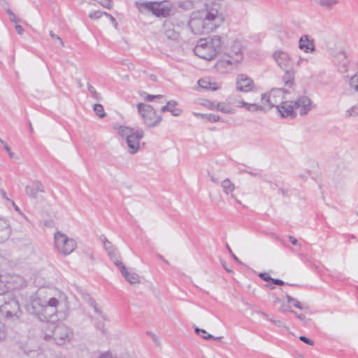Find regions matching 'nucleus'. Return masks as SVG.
<instances>
[{"label": "nucleus", "instance_id": "obj_1", "mask_svg": "<svg viewBox=\"0 0 358 358\" xmlns=\"http://www.w3.org/2000/svg\"><path fill=\"white\" fill-rule=\"evenodd\" d=\"M66 294L54 289H39L32 297L29 310L41 321H48L60 310L69 309Z\"/></svg>", "mask_w": 358, "mask_h": 358}, {"label": "nucleus", "instance_id": "obj_2", "mask_svg": "<svg viewBox=\"0 0 358 358\" xmlns=\"http://www.w3.org/2000/svg\"><path fill=\"white\" fill-rule=\"evenodd\" d=\"M224 39L218 35L201 38L198 41L194 52L199 57L210 61L223 50Z\"/></svg>", "mask_w": 358, "mask_h": 358}, {"label": "nucleus", "instance_id": "obj_3", "mask_svg": "<svg viewBox=\"0 0 358 358\" xmlns=\"http://www.w3.org/2000/svg\"><path fill=\"white\" fill-rule=\"evenodd\" d=\"M115 129L127 144V151L131 155L137 153L141 148V141L144 137V131L125 125H116Z\"/></svg>", "mask_w": 358, "mask_h": 358}, {"label": "nucleus", "instance_id": "obj_4", "mask_svg": "<svg viewBox=\"0 0 358 358\" xmlns=\"http://www.w3.org/2000/svg\"><path fill=\"white\" fill-rule=\"evenodd\" d=\"M136 6L140 12H150L158 17H166L175 13L173 4L166 1H148L139 0L136 2Z\"/></svg>", "mask_w": 358, "mask_h": 358}, {"label": "nucleus", "instance_id": "obj_5", "mask_svg": "<svg viewBox=\"0 0 358 358\" xmlns=\"http://www.w3.org/2000/svg\"><path fill=\"white\" fill-rule=\"evenodd\" d=\"M273 58L278 66L285 72L283 78L285 86L292 88L294 86L295 71L293 68L294 62L292 57L285 51L277 50L273 52Z\"/></svg>", "mask_w": 358, "mask_h": 358}, {"label": "nucleus", "instance_id": "obj_6", "mask_svg": "<svg viewBox=\"0 0 358 358\" xmlns=\"http://www.w3.org/2000/svg\"><path fill=\"white\" fill-rule=\"evenodd\" d=\"M224 41L223 50L227 57L231 58L238 63L244 59V51L245 48L243 39L235 35L229 36Z\"/></svg>", "mask_w": 358, "mask_h": 358}, {"label": "nucleus", "instance_id": "obj_7", "mask_svg": "<svg viewBox=\"0 0 358 358\" xmlns=\"http://www.w3.org/2000/svg\"><path fill=\"white\" fill-rule=\"evenodd\" d=\"M54 248L62 256H69L78 248V242L73 237L69 236L62 231H56L53 235Z\"/></svg>", "mask_w": 358, "mask_h": 358}, {"label": "nucleus", "instance_id": "obj_8", "mask_svg": "<svg viewBox=\"0 0 358 358\" xmlns=\"http://www.w3.org/2000/svg\"><path fill=\"white\" fill-rule=\"evenodd\" d=\"M21 310L19 301L9 292L0 293V315L8 318H18Z\"/></svg>", "mask_w": 358, "mask_h": 358}, {"label": "nucleus", "instance_id": "obj_9", "mask_svg": "<svg viewBox=\"0 0 358 358\" xmlns=\"http://www.w3.org/2000/svg\"><path fill=\"white\" fill-rule=\"evenodd\" d=\"M136 108L144 124L148 127H155L162 121V116L149 104L138 102Z\"/></svg>", "mask_w": 358, "mask_h": 358}, {"label": "nucleus", "instance_id": "obj_10", "mask_svg": "<svg viewBox=\"0 0 358 358\" xmlns=\"http://www.w3.org/2000/svg\"><path fill=\"white\" fill-rule=\"evenodd\" d=\"M73 336V330L64 324H59L53 327L51 334L45 333L44 338L49 341L52 339L57 345H64L71 342Z\"/></svg>", "mask_w": 358, "mask_h": 358}, {"label": "nucleus", "instance_id": "obj_11", "mask_svg": "<svg viewBox=\"0 0 358 358\" xmlns=\"http://www.w3.org/2000/svg\"><path fill=\"white\" fill-rule=\"evenodd\" d=\"M287 91L280 88L272 89L269 92L263 94L261 97V103H263L266 109L272 107L278 108V105L285 99Z\"/></svg>", "mask_w": 358, "mask_h": 358}, {"label": "nucleus", "instance_id": "obj_12", "mask_svg": "<svg viewBox=\"0 0 358 358\" xmlns=\"http://www.w3.org/2000/svg\"><path fill=\"white\" fill-rule=\"evenodd\" d=\"M114 264L119 268L124 280L131 285H138L141 282L140 275L131 268H127L122 262L115 259Z\"/></svg>", "mask_w": 358, "mask_h": 358}, {"label": "nucleus", "instance_id": "obj_13", "mask_svg": "<svg viewBox=\"0 0 358 358\" xmlns=\"http://www.w3.org/2000/svg\"><path fill=\"white\" fill-rule=\"evenodd\" d=\"M255 88L253 80L248 76L241 73L236 78V90L238 92L248 93Z\"/></svg>", "mask_w": 358, "mask_h": 358}, {"label": "nucleus", "instance_id": "obj_14", "mask_svg": "<svg viewBox=\"0 0 358 358\" xmlns=\"http://www.w3.org/2000/svg\"><path fill=\"white\" fill-rule=\"evenodd\" d=\"M294 102L296 114L299 112L301 115L308 114L314 108L311 100L306 96H299Z\"/></svg>", "mask_w": 358, "mask_h": 358}, {"label": "nucleus", "instance_id": "obj_15", "mask_svg": "<svg viewBox=\"0 0 358 358\" xmlns=\"http://www.w3.org/2000/svg\"><path fill=\"white\" fill-rule=\"evenodd\" d=\"M277 110L282 117L293 118L296 117L294 101H285L278 105Z\"/></svg>", "mask_w": 358, "mask_h": 358}, {"label": "nucleus", "instance_id": "obj_16", "mask_svg": "<svg viewBox=\"0 0 358 358\" xmlns=\"http://www.w3.org/2000/svg\"><path fill=\"white\" fill-rule=\"evenodd\" d=\"M240 63L231 58L222 59L217 62L215 64L216 70L221 73H227L231 72Z\"/></svg>", "mask_w": 358, "mask_h": 358}, {"label": "nucleus", "instance_id": "obj_17", "mask_svg": "<svg viewBox=\"0 0 358 358\" xmlns=\"http://www.w3.org/2000/svg\"><path fill=\"white\" fill-rule=\"evenodd\" d=\"M299 48L306 54L315 52V45L314 39L308 34L302 35L299 39Z\"/></svg>", "mask_w": 358, "mask_h": 358}, {"label": "nucleus", "instance_id": "obj_18", "mask_svg": "<svg viewBox=\"0 0 358 358\" xmlns=\"http://www.w3.org/2000/svg\"><path fill=\"white\" fill-rule=\"evenodd\" d=\"M45 189L42 182L39 180H34L25 187L26 194L31 198H36L39 193H43Z\"/></svg>", "mask_w": 358, "mask_h": 358}, {"label": "nucleus", "instance_id": "obj_19", "mask_svg": "<svg viewBox=\"0 0 358 358\" xmlns=\"http://www.w3.org/2000/svg\"><path fill=\"white\" fill-rule=\"evenodd\" d=\"M181 27L178 25L167 24L165 29L166 36L171 40L176 41L180 38Z\"/></svg>", "mask_w": 358, "mask_h": 358}, {"label": "nucleus", "instance_id": "obj_20", "mask_svg": "<svg viewBox=\"0 0 358 358\" xmlns=\"http://www.w3.org/2000/svg\"><path fill=\"white\" fill-rule=\"evenodd\" d=\"M161 111L162 113L170 112L172 115L176 117L180 115L182 112V109L178 107V102L173 100L168 101L165 106H162Z\"/></svg>", "mask_w": 358, "mask_h": 358}, {"label": "nucleus", "instance_id": "obj_21", "mask_svg": "<svg viewBox=\"0 0 358 358\" xmlns=\"http://www.w3.org/2000/svg\"><path fill=\"white\" fill-rule=\"evenodd\" d=\"M198 85L201 89L211 91H216L220 87L217 83L211 82L208 78H202L199 80Z\"/></svg>", "mask_w": 358, "mask_h": 358}, {"label": "nucleus", "instance_id": "obj_22", "mask_svg": "<svg viewBox=\"0 0 358 358\" xmlns=\"http://www.w3.org/2000/svg\"><path fill=\"white\" fill-rule=\"evenodd\" d=\"M215 110L220 111L224 114H234L235 110L231 106L226 102H216L215 103Z\"/></svg>", "mask_w": 358, "mask_h": 358}, {"label": "nucleus", "instance_id": "obj_23", "mask_svg": "<svg viewBox=\"0 0 358 358\" xmlns=\"http://www.w3.org/2000/svg\"><path fill=\"white\" fill-rule=\"evenodd\" d=\"M221 187L224 194H230L232 198H235L233 194L235 190V185L229 178H226L221 182Z\"/></svg>", "mask_w": 358, "mask_h": 358}, {"label": "nucleus", "instance_id": "obj_24", "mask_svg": "<svg viewBox=\"0 0 358 358\" xmlns=\"http://www.w3.org/2000/svg\"><path fill=\"white\" fill-rule=\"evenodd\" d=\"M315 3L322 8L331 9L339 3V0H314Z\"/></svg>", "mask_w": 358, "mask_h": 358}, {"label": "nucleus", "instance_id": "obj_25", "mask_svg": "<svg viewBox=\"0 0 358 358\" xmlns=\"http://www.w3.org/2000/svg\"><path fill=\"white\" fill-rule=\"evenodd\" d=\"M138 94L142 99H143L145 101H148V102L157 101L164 98L163 95H161V94L151 95L144 91H140L138 92Z\"/></svg>", "mask_w": 358, "mask_h": 358}, {"label": "nucleus", "instance_id": "obj_26", "mask_svg": "<svg viewBox=\"0 0 358 358\" xmlns=\"http://www.w3.org/2000/svg\"><path fill=\"white\" fill-rule=\"evenodd\" d=\"M286 300L289 306H291V309H292V307H294L299 310L303 309V306L301 304V303L298 299L291 296L290 295H286Z\"/></svg>", "mask_w": 358, "mask_h": 358}, {"label": "nucleus", "instance_id": "obj_27", "mask_svg": "<svg viewBox=\"0 0 358 358\" xmlns=\"http://www.w3.org/2000/svg\"><path fill=\"white\" fill-rule=\"evenodd\" d=\"M245 109L250 112H259V111L265 110L266 109V108L264 106V104H263V103H262L261 104H257L255 103H248V105H247Z\"/></svg>", "mask_w": 358, "mask_h": 358}, {"label": "nucleus", "instance_id": "obj_28", "mask_svg": "<svg viewBox=\"0 0 358 358\" xmlns=\"http://www.w3.org/2000/svg\"><path fill=\"white\" fill-rule=\"evenodd\" d=\"M197 103L210 110H215V101H212L208 99H199L197 101Z\"/></svg>", "mask_w": 358, "mask_h": 358}, {"label": "nucleus", "instance_id": "obj_29", "mask_svg": "<svg viewBox=\"0 0 358 358\" xmlns=\"http://www.w3.org/2000/svg\"><path fill=\"white\" fill-rule=\"evenodd\" d=\"M93 110L100 118H103L106 116V113L104 112L103 107L102 105L96 103L93 106Z\"/></svg>", "mask_w": 358, "mask_h": 358}, {"label": "nucleus", "instance_id": "obj_30", "mask_svg": "<svg viewBox=\"0 0 358 358\" xmlns=\"http://www.w3.org/2000/svg\"><path fill=\"white\" fill-rule=\"evenodd\" d=\"M104 244V247L106 248V250L108 251V255L111 257H114L113 259V261L115 260V259H117L115 257V249L113 248L112 244L110 242H109L108 241L106 240L103 243Z\"/></svg>", "mask_w": 358, "mask_h": 358}, {"label": "nucleus", "instance_id": "obj_31", "mask_svg": "<svg viewBox=\"0 0 358 358\" xmlns=\"http://www.w3.org/2000/svg\"><path fill=\"white\" fill-rule=\"evenodd\" d=\"M195 331L197 334H199V336H201L202 338H203L204 339H210V338H214V337L208 334L206 330L204 329H199V328H195ZM220 338H215V339H220Z\"/></svg>", "mask_w": 358, "mask_h": 358}, {"label": "nucleus", "instance_id": "obj_32", "mask_svg": "<svg viewBox=\"0 0 358 358\" xmlns=\"http://www.w3.org/2000/svg\"><path fill=\"white\" fill-rule=\"evenodd\" d=\"M349 84L352 89L358 92V72L350 78Z\"/></svg>", "mask_w": 358, "mask_h": 358}, {"label": "nucleus", "instance_id": "obj_33", "mask_svg": "<svg viewBox=\"0 0 358 358\" xmlns=\"http://www.w3.org/2000/svg\"><path fill=\"white\" fill-rule=\"evenodd\" d=\"M118 358H138L135 352L131 350H124L119 353Z\"/></svg>", "mask_w": 358, "mask_h": 358}, {"label": "nucleus", "instance_id": "obj_34", "mask_svg": "<svg viewBox=\"0 0 358 358\" xmlns=\"http://www.w3.org/2000/svg\"><path fill=\"white\" fill-rule=\"evenodd\" d=\"M97 358H118V356L110 350L101 352Z\"/></svg>", "mask_w": 358, "mask_h": 358}, {"label": "nucleus", "instance_id": "obj_35", "mask_svg": "<svg viewBox=\"0 0 358 358\" xmlns=\"http://www.w3.org/2000/svg\"><path fill=\"white\" fill-rule=\"evenodd\" d=\"M105 12H101L99 10H94L90 13L89 17L90 19L93 20H96L100 19L103 15H104Z\"/></svg>", "mask_w": 358, "mask_h": 358}, {"label": "nucleus", "instance_id": "obj_36", "mask_svg": "<svg viewBox=\"0 0 358 358\" xmlns=\"http://www.w3.org/2000/svg\"><path fill=\"white\" fill-rule=\"evenodd\" d=\"M275 30L278 34V36L281 39H284L285 38H289V36L287 33L285 28L278 27L275 28Z\"/></svg>", "mask_w": 358, "mask_h": 358}, {"label": "nucleus", "instance_id": "obj_37", "mask_svg": "<svg viewBox=\"0 0 358 358\" xmlns=\"http://www.w3.org/2000/svg\"><path fill=\"white\" fill-rule=\"evenodd\" d=\"M280 307L279 308V311L281 312V313H285V312H293V310L291 309V306H289V304H285V303L282 301V302L280 303Z\"/></svg>", "mask_w": 358, "mask_h": 358}, {"label": "nucleus", "instance_id": "obj_38", "mask_svg": "<svg viewBox=\"0 0 358 358\" xmlns=\"http://www.w3.org/2000/svg\"><path fill=\"white\" fill-rule=\"evenodd\" d=\"M98 3L106 8L110 9L113 6L111 0H97Z\"/></svg>", "mask_w": 358, "mask_h": 358}, {"label": "nucleus", "instance_id": "obj_39", "mask_svg": "<svg viewBox=\"0 0 358 358\" xmlns=\"http://www.w3.org/2000/svg\"><path fill=\"white\" fill-rule=\"evenodd\" d=\"M346 113L349 116L358 115V106H352L348 110H347Z\"/></svg>", "mask_w": 358, "mask_h": 358}, {"label": "nucleus", "instance_id": "obj_40", "mask_svg": "<svg viewBox=\"0 0 358 358\" xmlns=\"http://www.w3.org/2000/svg\"><path fill=\"white\" fill-rule=\"evenodd\" d=\"M296 318H298L300 321H301L304 324H306L308 322V319L306 318V317L305 316V315L303 314H299L297 313H296L295 311L293 310V312H292Z\"/></svg>", "mask_w": 358, "mask_h": 358}, {"label": "nucleus", "instance_id": "obj_41", "mask_svg": "<svg viewBox=\"0 0 358 358\" xmlns=\"http://www.w3.org/2000/svg\"><path fill=\"white\" fill-rule=\"evenodd\" d=\"M5 149V150L7 152V153L8 154L9 157L12 159H17V157L15 154V152H13L10 148L8 146V144H5V147L3 148Z\"/></svg>", "mask_w": 358, "mask_h": 358}, {"label": "nucleus", "instance_id": "obj_42", "mask_svg": "<svg viewBox=\"0 0 358 358\" xmlns=\"http://www.w3.org/2000/svg\"><path fill=\"white\" fill-rule=\"evenodd\" d=\"M305 62H307V59L301 56H299L294 64L296 67H301Z\"/></svg>", "mask_w": 358, "mask_h": 358}, {"label": "nucleus", "instance_id": "obj_43", "mask_svg": "<svg viewBox=\"0 0 358 358\" xmlns=\"http://www.w3.org/2000/svg\"><path fill=\"white\" fill-rule=\"evenodd\" d=\"M148 335H150V336L151 337L152 341L157 345H160V339L159 338L155 335V334L152 333V332H148Z\"/></svg>", "mask_w": 358, "mask_h": 358}, {"label": "nucleus", "instance_id": "obj_44", "mask_svg": "<svg viewBox=\"0 0 358 358\" xmlns=\"http://www.w3.org/2000/svg\"><path fill=\"white\" fill-rule=\"evenodd\" d=\"M269 320L277 327H285V326L283 324L282 322L280 320H277V319H274V318H269Z\"/></svg>", "mask_w": 358, "mask_h": 358}, {"label": "nucleus", "instance_id": "obj_45", "mask_svg": "<svg viewBox=\"0 0 358 358\" xmlns=\"http://www.w3.org/2000/svg\"><path fill=\"white\" fill-rule=\"evenodd\" d=\"M50 34L51 38H52L53 40H55V41H57L58 43H59V44H60L62 46H63V45H64V44H63V41H62L61 38H60L59 36L56 35V34H54L52 31H50Z\"/></svg>", "mask_w": 358, "mask_h": 358}, {"label": "nucleus", "instance_id": "obj_46", "mask_svg": "<svg viewBox=\"0 0 358 358\" xmlns=\"http://www.w3.org/2000/svg\"><path fill=\"white\" fill-rule=\"evenodd\" d=\"M208 120L211 122H217L221 120V117L219 115L211 114L208 116Z\"/></svg>", "mask_w": 358, "mask_h": 358}, {"label": "nucleus", "instance_id": "obj_47", "mask_svg": "<svg viewBox=\"0 0 358 358\" xmlns=\"http://www.w3.org/2000/svg\"><path fill=\"white\" fill-rule=\"evenodd\" d=\"M299 339H300L301 341H303V342L306 343V344H308V345H313V344H314V343H313V341H311L310 338H307V337H306V336H301L299 337Z\"/></svg>", "mask_w": 358, "mask_h": 358}, {"label": "nucleus", "instance_id": "obj_48", "mask_svg": "<svg viewBox=\"0 0 358 358\" xmlns=\"http://www.w3.org/2000/svg\"><path fill=\"white\" fill-rule=\"evenodd\" d=\"M8 14L9 15V19L13 22H17L18 20L17 19L15 15L10 10H8Z\"/></svg>", "mask_w": 358, "mask_h": 358}, {"label": "nucleus", "instance_id": "obj_49", "mask_svg": "<svg viewBox=\"0 0 358 358\" xmlns=\"http://www.w3.org/2000/svg\"><path fill=\"white\" fill-rule=\"evenodd\" d=\"M259 277L265 281H269L272 280L270 275L267 273H262L259 274Z\"/></svg>", "mask_w": 358, "mask_h": 358}, {"label": "nucleus", "instance_id": "obj_50", "mask_svg": "<svg viewBox=\"0 0 358 358\" xmlns=\"http://www.w3.org/2000/svg\"><path fill=\"white\" fill-rule=\"evenodd\" d=\"M104 15L110 20V21L112 22L113 24H114L115 27L117 26V23L115 19L111 15L107 13H104Z\"/></svg>", "mask_w": 358, "mask_h": 358}, {"label": "nucleus", "instance_id": "obj_51", "mask_svg": "<svg viewBox=\"0 0 358 358\" xmlns=\"http://www.w3.org/2000/svg\"><path fill=\"white\" fill-rule=\"evenodd\" d=\"M15 28L18 34H20V35L23 34L24 29L22 28V27L21 25L16 24Z\"/></svg>", "mask_w": 358, "mask_h": 358}, {"label": "nucleus", "instance_id": "obj_52", "mask_svg": "<svg viewBox=\"0 0 358 358\" xmlns=\"http://www.w3.org/2000/svg\"><path fill=\"white\" fill-rule=\"evenodd\" d=\"M90 91L92 93L93 97L96 99H99V94L96 92L94 87H90Z\"/></svg>", "mask_w": 358, "mask_h": 358}, {"label": "nucleus", "instance_id": "obj_53", "mask_svg": "<svg viewBox=\"0 0 358 358\" xmlns=\"http://www.w3.org/2000/svg\"><path fill=\"white\" fill-rule=\"evenodd\" d=\"M11 203H12V205L14 207L15 210L19 213L21 215L24 216V215L23 214V213L21 211V210L20 209V208L15 203L14 201H11Z\"/></svg>", "mask_w": 358, "mask_h": 358}, {"label": "nucleus", "instance_id": "obj_54", "mask_svg": "<svg viewBox=\"0 0 358 358\" xmlns=\"http://www.w3.org/2000/svg\"><path fill=\"white\" fill-rule=\"evenodd\" d=\"M247 105H248V103L245 102L243 101H239L236 103V106L239 107V108H246Z\"/></svg>", "mask_w": 358, "mask_h": 358}, {"label": "nucleus", "instance_id": "obj_55", "mask_svg": "<svg viewBox=\"0 0 358 358\" xmlns=\"http://www.w3.org/2000/svg\"><path fill=\"white\" fill-rule=\"evenodd\" d=\"M289 241L290 242L293 244V245H299L300 246V244L299 243L298 241L296 238H295L293 236H289Z\"/></svg>", "mask_w": 358, "mask_h": 358}, {"label": "nucleus", "instance_id": "obj_56", "mask_svg": "<svg viewBox=\"0 0 358 358\" xmlns=\"http://www.w3.org/2000/svg\"><path fill=\"white\" fill-rule=\"evenodd\" d=\"M273 282L277 285H283L284 282L279 279H272Z\"/></svg>", "mask_w": 358, "mask_h": 358}, {"label": "nucleus", "instance_id": "obj_57", "mask_svg": "<svg viewBox=\"0 0 358 358\" xmlns=\"http://www.w3.org/2000/svg\"><path fill=\"white\" fill-rule=\"evenodd\" d=\"M0 222H3L4 228H6V229L8 228V222L6 220H0Z\"/></svg>", "mask_w": 358, "mask_h": 358}, {"label": "nucleus", "instance_id": "obj_58", "mask_svg": "<svg viewBox=\"0 0 358 358\" xmlns=\"http://www.w3.org/2000/svg\"><path fill=\"white\" fill-rule=\"evenodd\" d=\"M258 314H259V315H262V316H264V317H266V318H268V320H269V318H270V317H268V315H267L266 313H264V312H262V311H259V312H258Z\"/></svg>", "mask_w": 358, "mask_h": 358}, {"label": "nucleus", "instance_id": "obj_59", "mask_svg": "<svg viewBox=\"0 0 358 358\" xmlns=\"http://www.w3.org/2000/svg\"><path fill=\"white\" fill-rule=\"evenodd\" d=\"M282 300H281L280 298H278L277 296H275L273 302L275 303H280L282 302Z\"/></svg>", "mask_w": 358, "mask_h": 358}, {"label": "nucleus", "instance_id": "obj_60", "mask_svg": "<svg viewBox=\"0 0 358 358\" xmlns=\"http://www.w3.org/2000/svg\"><path fill=\"white\" fill-rule=\"evenodd\" d=\"M0 278H1V279H0V281H1V282H5L6 283V285L9 283V282L6 281V280H4L3 279V276H2V275H1Z\"/></svg>", "mask_w": 358, "mask_h": 358}, {"label": "nucleus", "instance_id": "obj_61", "mask_svg": "<svg viewBox=\"0 0 358 358\" xmlns=\"http://www.w3.org/2000/svg\"><path fill=\"white\" fill-rule=\"evenodd\" d=\"M232 257H233V258H234V259L237 262H240V261H239V259H238V257H237L235 255L232 254Z\"/></svg>", "mask_w": 358, "mask_h": 358}, {"label": "nucleus", "instance_id": "obj_62", "mask_svg": "<svg viewBox=\"0 0 358 358\" xmlns=\"http://www.w3.org/2000/svg\"><path fill=\"white\" fill-rule=\"evenodd\" d=\"M0 143L2 144V145L3 146V148L5 147V144H7L5 141H3V140L0 139Z\"/></svg>", "mask_w": 358, "mask_h": 358}, {"label": "nucleus", "instance_id": "obj_63", "mask_svg": "<svg viewBox=\"0 0 358 358\" xmlns=\"http://www.w3.org/2000/svg\"><path fill=\"white\" fill-rule=\"evenodd\" d=\"M194 115H196V116H199V115H200V114L194 113Z\"/></svg>", "mask_w": 358, "mask_h": 358}]
</instances>
